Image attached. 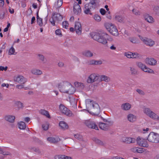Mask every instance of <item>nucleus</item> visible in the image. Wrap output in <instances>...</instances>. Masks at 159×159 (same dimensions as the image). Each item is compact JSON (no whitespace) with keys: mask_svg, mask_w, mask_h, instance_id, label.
<instances>
[{"mask_svg":"<svg viewBox=\"0 0 159 159\" xmlns=\"http://www.w3.org/2000/svg\"><path fill=\"white\" fill-rule=\"evenodd\" d=\"M87 111L93 115L98 116L100 112L99 105L96 102L90 99H87L85 101Z\"/></svg>","mask_w":159,"mask_h":159,"instance_id":"obj_1","label":"nucleus"},{"mask_svg":"<svg viewBox=\"0 0 159 159\" xmlns=\"http://www.w3.org/2000/svg\"><path fill=\"white\" fill-rule=\"evenodd\" d=\"M58 88L60 92L70 94H73L75 91V88L67 81L60 83L58 84Z\"/></svg>","mask_w":159,"mask_h":159,"instance_id":"obj_2","label":"nucleus"},{"mask_svg":"<svg viewBox=\"0 0 159 159\" xmlns=\"http://www.w3.org/2000/svg\"><path fill=\"white\" fill-rule=\"evenodd\" d=\"M104 26L111 34L115 36L118 35V32L117 30L114 25L111 23H106L104 24Z\"/></svg>","mask_w":159,"mask_h":159,"instance_id":"obj_3","label":"nucleus"},{"mask_svg":"<svg viewBox=\"0 0 159 159\" xmlns=\"http://www.w3.org/2000/svg\"><path fill=\"white\" fill-rule=\"evenodd\" d=\"M150 142L154 143H159V135L156 133L152 132L148 135L147 139Z\"/></svg>","mask_w":159,"mask_h":159,"instance_id":"obj_4","label":"nucleus"},{"mask_svg":"<svg viewBox=\"0 0 159 159\" xmlns=\"http://www.w3.org/2000/svg\"><path fill=\"white\" fill-rule=\"evenodd\" d=\"M143 111L145 114L152 119H156L158 117V115L148 107H144Z\"/></svg>","mask_w":159,"mask_h":159,"instance_id":"obj_5","label":"nucleus"},{"mask_svg":"<svg viewBox=\"0 0 159 159\" xmlns=\"http://www.w3.org/2000/svg\"><path fill=\"white\" fill-rule=\"evenodd\" d=\"M59 109L61 112L69 117H72L74 116L72 111L63 105H60Z\"/></svg>","mask_w":159,"mask_h":159,"instance_id":"obj_6","label":"nucleus"},{"mask_svg":"<svg viewBox=\"0 0 159 159\" xmlns=\"http://www.w3.org/2000/svg\"><path fill=\"white\" fill-rule=\"evenodd\" d=\"M15 82L21 84H24L27 81V79L22 75H18L14 76L13 79Z\"/></svg>","mask_w":159,"mask_h":159,"instance_id":"obj_7","label":"nucleus"},{"mask_svg":"<svg viewBox=\"0 0 159 159\" xmlns=\"http://www.w3.org/2000/svg\"><path fill=\"white\" fill-rule=\"evenodd\" d=\"M99 78L98 75L97 74H91L88 77L87 81L88 83L91 84L97 81Z\"/></svg>","mask_w":159,"mask_h":159,"instance_id":"obj_8","label":"nucleus"},{"mask_svg":"<svg viewBox=\"0 0 159 159\" xmlns=\"http://www.w3.org/2000/svg\"><path fill=\"white\" fill-rule=\"evenodd\" d=\"M137 143L140 146L147 148L149 145L147 141L145 139L140 137H138L136 140Z\"/></svg>","mask_w":159,"mask_h":159,"instance_id":"obj_9","label":"nucleus"},{"mask_svg":"<svg viewBox=\"0 0 159 159\" xmlns=\"http://www.w3.org/2000/svg\"><path fill=\"white\" fill-rule=\"evenodd\" d=\"M85 124L89 128L94 129L96 130H98V128L95 123L89 120H86L84 122Z\"/></svg>","mask_w":159,"mask_h":159,"instance_id":"obj_10","label":"nucleus"},{"mask_svg":"<svg viewBox=\"0 0 159 159\" xmlns=\"http://www.w3.org/2000/svg\"><path fill=\"white\" fill-rule=\"evenodd\" d=\"M98 36L99 37V39H100L102 36L108 37V35L105 32L103 31H99L98 32L93 33L92 34V38L95 40L94 37L95 36Z\"/></svg>","mask_w":159,"mask_h":159,"instance_id":"obj_11","label":"nucleus"},{"mask_svg":"<svg viewBox=\"0 0 159 159\" xmlns=\"http://www.w3.org/2000/svg\"><path fill=\"white\" fill-rule=\"evenodd\" d=\"M102 36L100 39H99V36H97L94 37L95 40L99 43H101L103 44H105L107 43V39H108V37Z\"/></svg>","mask_w":159,"mask_h":159,"instance_id":"obj_12","label":"nucleus"},{"mask_svg":"<svg viewBox=\"0 0 159 159\" xmlns=\"http://www.w3.org/2000/svg\"><path fill=\"white\" fill-rule=\"evenodd\" d=\"M75 30L77 34L79 35L81 34L82 32V27L81 24L80 22H75Z\"/></svg>","mask_w":159,"mask_h":159,"instance_id":"obj_13","label":"nucleus"},{"mask_svg":"<svg viewBox=\"0 0 159 159\" xmlns=\"http://www.w3.org/2000/svg\"><path fill=\"white\" fill-rule=\"evenodd\" d=\"M142 40L146 45L150 47L152 46L155 44V42L150 39L145 38Z\"/></svg>","mask_w":159,"mask_h":159,"instance_id":"obj_14","label":"nucleus"},{"mask_svg":"<svg viewBox=\"0 0 159 159\" xmlns=\"http://www.w3.org/2000/svg\"><path fill=\"white\" fill-rule=\"evenodd\" d=\"M4 120L10 123H13L14 122L15 120V116L8 115H6L4 117Z\"/></svg>","mask_w":159,"mask_h":159,"instance_id":"obj_15","label":"nucleus"},{"mask_svg":"<svg viewBox=\"0 0 159 159\" xmlns=\"http://www.w3.org/2000/svg\"><path fill=\"white\" fill-rule=\"evenodd\" d=\"M145 62L151 66H155L157 64V61L154 59L152 58H147L145 60Z\"/></svg>","mask_w":159,"mask_h":159,"instance_id":"obj_16","label":"nucleus"},{"mask_svg":"<svg viewBox=\"0 0 159 159\" xmlns=\"http://www.w3.org/2000/svg\"><path fill=\"white\" fill-rule=\"evenodd\" d=\"M74 12L75 14L78 15L81 12L80 6L77 2L74 3Z\"/></svg>","mask_w":159,"mask_h":159,"instance_id":"obj_17","label":"nucleus"},{"mask_svg":"<svg viewBox=\"0 0 159 159\" xmlns=\"http://www.w3.org/2000/svg\"><path fill=\"white\" fill-rule=\"evenodd\" d=\"M111 124V123L100 122L99 123V126L101 129L104 130H107L108 129Z\"/></svg>","mask_w":159,"mask_h":159,"instance_id":"obj_18","label":"nucleus"},{"mask_svg":"<svg viewBox=\"0 0 159 159\" xmlns=\"http://www.w3.org/2000/svg\"><path fill=\"white\" fill-rule=\"evenodd\" d=\"M122 141L126 143L129 144L134 143L135 141V139L134 138H124L122 139Z\"/></svg>","mask_w":159,"mask_h":159,"instance_id":"obj_19","label":"nucleus"},{"mask_svg":"<svg viewBox=\"0 0 159 159\" xmlns=\"http://www.w3.org/2000/svg\"><path fill=\"white\" fill-rule=\"evenodd\" d=\"M52 18L56 21H59L61 20L63 17L59 13H55L52 14Z\"/></svg>","mask_w":159,"mask_h":159,"instance_id":"obj_20","label":"nucleus"},{"mask_svg":"<svg viewBox=\"0 0 159 159\" xmlns=\"http://www.w3.org/2000/svg\"><path fill=\"white\" fill-rule=\"evenodd\" d=\"M131 105L128 103L122 104L121 105V109L125 111H128L130 109Z\"/></svg>","mask_w":159,"mask_h":159,"instance_id":"obj_21","label":"nucleus"},{"mask_svg":"<svg viewBox=\"0 0 159 159\" xmlns=\"http://www.w3.org/2000/svg\"><path fill=\"white\" fill-rule=\"evenodd\" d=\"M47 140L50 143H55L60 141V139L58 137H48Z\"/></svg>","mask_w":159,"mask_h":159,"instance_id":"obj_22","label":"nucleus"},{"mask_svg":"<svg viewBox=\"0 0 159 159\" xmlns=\"http://www.w3.org/2000/svg\"><path fill=\"white\" fill-rule=\"evenodd\" d=\"M91 8V7L89 6V4H86L85 5L84 12V13L86 14H89L92 15V13L91 12L90 9Z\"/></svg>","mask_w":159,"mask_h":159,"instance_id":"obj_23","label":"nucleus"},{"mask_svg":"<svg viewBox=\"0 0 159 159\" xmlns=\"http://www.w3.org/2000/svg\"><path fill=\"white\" fill-rule=\"evenodd\" d=\"M128 120L130 122H133L136 120V116L132 114H129L127 116Z\"/></svg>","mask_w":159,"mask_h":159,"instance_id":"obj_24","label":"nucleus"},{"mask_svg":"<svg viewBox=\"0 0 159 159\" xmlns=\"http://www.w3.org/2000/svg\"><path fill=\"white\" fill-rule=\"evenodd\" d=\"M31 73L35 75H40L43 74L42 71L39 69L34 68L31 70Z\"/></svg>","mask_w":159,"mask_h":159,"instance_id":"obj_25","label":"nucleus"},{"mask_svg":"<svg viewBox=\"0 0 159 159\" xmlns=\"http://www.w3.org/2000/svg\"><path fill=\"white\" fill-rule=\"evenodd\" d=\"M82 54L87 57H91L93 56V53L89 50H86L82 53Z\"/></svg>","mask_w":159,"mask_h":159,"instance_id":"obj_26","label":"nucleus"},{"mask_svg":"<svg viewBox=\"0 0 159 159\" xmlns=\"http://www.w3.org/2000/svg\"><path fill=\"white\" fill-rule=\"evenodd\" d=\"M39 112L40 114L46 116L48 118H50V116L49 112L47 111L42 109L39 111Z\"/></svg>","mask_w":159,"mask_h":159,"instance_id":"obj_27","label":"nucleus"},{"mask_svg":"<svg viewBox=\"0 0 159 159\" xmlns=\"http://www.w3.org/2000/svg\"><path fill=\"white\" fill-rule=\"evenodd\" d=\"M70 102L73 108H75L77 107V100L76 99L73 98H70Z\"/></svg>","mask_w":159,"mask_h":159,"instance_id":"obj_28","label":"nucleus"},{"mask_svg":"<svg viewBox=\"0 0 159 159\" xmlns=\"http://www.w3.org/2000/svg\"><path fill=\"white\" fill-rule=\"evenodd\" d=\"M59 125L61 128L63 129H67L68 127L67 124L63 121H60L59 122Z\"/></svg>","mask_w":159,"mask_h":159,"instance_id":"obj_29","label":"nucleus"},{"mask_svg":"<svg viewBox=\"0 0 159 159\" xmlns=\"http://www.w3.org/2000/svg\"><path fill=\"white\" fill-rule=\"evenodd\" d=\"M115 18L116 20L120 23H124V19L121 16L119 15H116L115 16Z\"/></svg>","mask_w":159,"mask_h":159,"instance_id":"obj_30","label":"nucleus"},{"mask_svg":"<svg viewBox=\"0 0 159 159\" xmlns=\"http://www.w3.org/2000/svg\"><path fill=\"white\" fill-rule=\"evenodd\" d=\"M55 159H71V157L64 155H57L55 157Z\"/></svg>","mask_w":159,"mask_h":159,"instance_id":"obj_31","label":"nucleus"},{"mask_svg":"<svg viewBox=\"0 0 159 159\" xmlns=\"http://www.w3.org/2000/svg\"><path fill=\"white\" fill-rule=\"evenodd\" d=\"M93 140L96 143L101 146H104L105 143L103 141L97 139L96 138H93Z\"/></svg>","mask_w":159,"mask_h":159,"instance_id":"obj_32","label":"nucleus"},{"mask_svg":"<svg viewBox=\"0 0 159 159\" xmlns=\"http://www.w3.org/2000/svg\"><path fill=\"white\" fill-rule=\"evenodd\" d=\"M101 81H104L108 82L110 81V78L108 76L104 75H101L100 77Z\"/></svg>","mask_w":159,"mask_h":159,"instance_id":"obj_33","label":"nucleus"},{"mask_svg":"<svg viewBox=\"0 0 159 159\" xmlns=\"http://www.w3.org/2000/svg\"><path fill=\"white\" fill-rule=\"evenodd\" d=\"M137 66L143 71V70L146 66L145 65L141 62H137L136 63Z\"/></svg>","mask_w":159,"mask_h":159,"instance_id":"obj_34","label":"nucleus"},{"mask_svg":"<svg viewBox=\"0 0 159 159\" xmlns=\"http://www.w3.org/2000/svg\"><path fill=\"white\" fill-rule=\"evenodd\" d=\"M74 85L76 87L79 88L81 89H83L84 87L83 84L82 83L76 82L74 83Z\"/></svg>","mask_w":159,"mask_h":159,"instance_id":"obj_35","label":"nucleus"},{"mask_svg":"<svg viewBox=\"0 0 159 159\" xmlns=\"http://www.w3.org/2000/svg\"><path fill=\"white\" fill-rule=\"evenodd\" d=\"M19 128L21 129H24L26 128V125L25 122L21 121L18 123Z\"/></svg>","mask_w":159,"mask_h":159,"instance_id":"obj_36","label":"nucleus"},{"mask_svg":"<svg viewBox=\"0 0 159 159\" xmlns=\"http://www.w3.org/2000/svg\"><path fill=\"white\" fill-rule=\"evenodd\" d=\"M128 39L133 43H138V39L135 37H129L128 38Z\"/></svg>","mask_w":159,"mask_h":159,"instance_id":"obj_37","label":"nucleus"},{"mask_svg":"<svg viewBox=\"0 0 159 159\" xmlns=\"http://www.w3.org/2000/svg\"><path fill=\"white\" fill-rule=\"evenodd\" d=\"M13 44L11 48L9 49V55H16V52H15V49L13 47Z\"/></svg>","mask_w":159,"mask_h":159,"instance_id":"obj_38","label":"nucleus"},{"mask_svg":"<svg viewBox=\"0 0 159 159\" xmlns=\"http://www.w3.org/2000/svg\"><path fill=\"white\" fill-rule=\"evenodd\" d=\"M145 19L146 21L150 23H152L154 22V19L151 16H148L145 17Z\"/></svg>","mask_w":159,"mask_h":159,"instance_id":"obj_39","label":"nucleus"},{"mask_svg":"<svg viewBox=\"0 0 159 159\" xmlns=\"http://www.w3.org/2000/svg\"><path fill=\"white\" fill-rule=\"evenodd\" d=\"M0 154L3 155H11V153L8 151H4L3 149L0 148Z\"/></svg>","mask_w":159,"mask_h":159,"instance_id":"obj_40","label":"nucleus"},{"mask_svg":"<svg viewBox=\"0 0 159 159\" xmlns=\"http://www.w3.org/2000/svg\"><path fill=\"white\" fill-rule=\"evenodd\" d=\"M130 73L131 75H135L137 74V71L135 68L133 67L130 66L129 67Z\"/></svg>","mask_w":159,"mask_h":159,"instance_id":"obj_41","label":"nucleus"},{"mask_svg":"<svg viewBox=\"0 0 159 159\" xmlns=\"http://www.w3.org/2000/svg\"><path fill=\"white\" fill-rule=\"evenodd\" d=\"M15 104L19 109H21L23 107V104L20 101L16 102H15Z\"/></svg>","mask_w":159,"mask_h":159,"instance_id":"obj_42","label":"nucleus"},{"mask_svg":"<svg viewBox=\"0 0 159 159\" xmlns=\"http://www.w3.org/2000/svg\"><path fill=\"white\" fill-rule=\"evenodd\" d=\"M143 71L149 73H154V72L153 70L148 68L146 66L144 69Z\"/></svg>","mask_w":159,"mask_h":159,"instance_id":"obj_43","label":"nucleus"},{"mask_svg":"<svg viewBox=\"0 0 159 159\" xmlns=\"http://www.w3.org/2000/svg\"><path fill=\"white\" fill-rule=\"evenodd\" d=\"M62 3L63 0H58L55 5L57 7H60L62 6Z\"/></svg>","mask_w":159,"mask_h":159,"instance_id":"obj_44","label":"nucleus"},{"mask_svg":"<svg viewBox=\"0 0 159 159\" xmlns=\"http://www.w3.org/2000/svg\"><path fill=\"white\" fill-rule=\"evenodd\" d=\"M75 137L80 141H82L83 140V138L82 136L78 134L74 135Z\"/></svg>","mask_w":159,"mask_h":159,"instance_id":"obj_45","label":"nucleus"},{"mask_svg":"<svg viewBox=\"0 0 159 159\" xmlns=\"http://www.w3.org/2000/svg\"><path fill=\"white\" fill-rule=\"evenodd\" d=\"M94 19L97 22H99L101 20V19L100 16L98 15H95L94 16Z\"/></svg>","mask_w":159,"mask_h":159,"instance_id":"obj_46","label":"nucleus"},{"mask_svg":"<svg viewBox=\"0 0 159 159\" xmlns=\"http://www.w3.org/2000/svg\"><path fill=\"white\" fill-rule=\"evenodd\" d=\"M132 12L136 15L138 16L140 15V11L137 9H133L132 10Z\"/></svg>","mask_w":159,"mask_h":159,"instance_id":"obj_47","label":"nucleus"},{"mask_svg":"<svg viewBox=\"0 0 159 159\" xmlns=\"http://www.w3.org/2000/svg\"><path fill=\"white\" fill-rule=\"evenodd\" d=\"M38 59L41 60L42 61L44 62L45 61V57L43 55L41 54H39L38 55Z\"/></svg>","mask_w":159,"mask_h":159,"instance_id":"obj_48","label":"nucleus"},{"mask_svg":"<svg viewBox=\"0 0 159 159\" xmlns=\"http://www.w3.org/2000/svg\"><path fill=\"white\" fill-rule=\"evenodd\" d=\"M49 124L48 123L43 124L42 125V127L43 129L45 130H47L48 128Z\"/></svg>","mask_w":159,"mask_h":159,"instance_id":"obj_49","label":"nucleus"},{"mask_svg":"<svg viewBox=\"0 0 159 159\" xmlns=\"http://www.w3.org/2000/svg\"><path fill=\"white\" fill-rule=\"evenodd\" d=\"M97 0H92L89 3L86 4H89V6L90 7H93V5L96 4L97 2Z\"/></svg>","mask_w":159,"mask_h":159,"instance_id":"obj_50","label":"nucleus"},{"mask_svg":"<svg viewBox=\"0 0 159 159\" xmlns=\"http://www.w3.org/2000/svg\"><path fill=\"white\" fill-rule=\"evenodd\" d=\"M133 54V53L130 52H127L125 53V55L128 58H132V56Z\"/></svg>","mask_w":159,"mask_h":159,"instance_id":"obj_51","label":"nucleus"},{"mask_svg":"<svg viewBox=\"0 0 159 159\" xmlns=\"http://www.w3.org/2000/svg\"><path fill=\"white\" fill-rule=\"evenodd\" d=\"M37 22L40 26H42L43 25L42 19V18H38Z\"/></svg>","mask_w":159,"mask_h":159,"instance_id":"obj_52","label":"nucleus"},{"mask_svg":"<svg viewBox=\"0 0 159 159\" xmlns=\"http://www.w3.org/2000/svg\"><path fill=\"white\" fill-rule=\"evenodd\" d=\"M136 91L138 92L140 95H143L145 94V93L144 92L140 89H136Z\"/></svg>","mask_w":159,"mask_h":159,"instance_id":"obj_53","label":"nucleus"},{"mask_svg":"<svg viewBox=\"0 0 159 159\" xmlns=\"http://www.w3.org/2000/svg\"><path fill=\"white\" fill-rule=\"evenodd\" d=\"M55 34L56 35H57L60 36H61L62 35L61 31L60 29H57L55 31Z\"/></svg>","mask_w":159,"mask_h":159,"instance_id":"obj_54","label":"nucleus"},{"mask_svg":"<svg viewBox=\"0 0 159 159\" xmlns=\"http://www.w3.org/2000/svg\"><path fill=\"white\" fill-rule=\"evenodd\" d=\"M153 10L156 12V14L159 16V7L158 6L155 7Z\"/></svg>","mask_w":159,"mask_h":159,"instance_id":"obj_55","label":"nucleus"},{"mask_svg":"<svg viewBox=\"0 0 159 159\" xmlns=\"http://www.w3.org/2000/svg\"><path fill=\"white\" fill-rule=\"evenodd\" d=\"M63 28H67L68 26V23L67 21H63L62 24Z\"/></svg>","mask_w":159,"mask_h":159,"instance_id":"obj_56","label":"nucleus"},{"mask_svg":"<svg viewBox=\"0 0 159 159\" xmlns=\"http://www.w3.org/2000/svg\"><path fill=\"white\" fill-rule=\"evenodd\" d=\"M140 56V55L137 53H133V54L132 56V58H137Z\"/></svg>","mask_w":159,"mask_h":159,"instance_id":"obj_57","label":"nucleus"},{"mask_svg":"<svg viewBox=\"0 0 159 159\" xmlns=\"http://www.w3.org/2000/svg\"><path fill=\"white\" fill-rule=\"evenodd\" d=\"M88 63L89 65H95V60H90L88 61Z\"/></svg>","mask_w":159,"mask_h":159,"instance_id":"obj_58","label":"nucleus"},{"mask_svg":"<svg viewBox=\"0 0 159 159\" xmlns=\"http://www.w3.org/2000/svg\"><path fill=\"white\" fill-rule=\"evenodd\" d=\"M16 88L19 89H21L24 88L23 84H18L16 85Z\"/></svg>","mask_w":159,"mask_h":159,"instance_id":"obj_59","label":"nucleus"},{"mask_svg":"<svg viewBox=\"0 0 159 159\" xmlns=\"http://www.w3.org/2000/svg\"><path fill=\"white\" fill-rule=\"evenodd\" d=\"M102 63V61L101 60H95V65H98L101 64Z\"/></svg>","mask_w":159,"mask_h":159,"instance_id":"obj_60","label":"nucleus"},{"mask_svg":"<svg viewBox=\"0 0 159 159\" xmlns=\"http://www.w3.org/2000/svg\"><path fill=\"white\" fill-rule=\"evenodd\" d=\"M7 66H5V67H4L2 66H0V71H3V70L6 71L7 70Z\"/></svg>","mask_w":159,"mask_h":159,"instance_id":"obj_61","label":"nucleus"},{"mask_svg":"<svg viewBox=\"0 0 159 159\" xmlns=\"http://www.w3.org/2000/svg\"><path fill=\"white\" fill-rule=\"evenodd\" d=\"M50 21L51 23V24L53 25H55V21H56L55 19H53V18L52 17V19H50Z\"/></svg>","mask_w":159,"mask_h":159,"instance_id":"obj_62","label":"nucleus"},{"mask_svg":"<svg viewBox=\"0 0 159 159\" xmlns=\"http://www.w3.org/2000/svg\"><path fill=\"white\" fill-rule=\"evenodd\" d=\"M144 151L143 148H138V153H142Z\"/></svg>","mask_w":159,"mask_h":159,"instance_id":"obj_63","label":"nucleus"},{"mask_svg":"<svg viewBox=\"0 0 159 159\" xmlns=\"http://www.w3.org/2000/svg\"><path fill=\"white\" fill-rule=\"evenodd\" d=\"M100 12L102 15H104L106 12V11L104 9H101L100 10Z\"/></svg>","mask_w":159,"mask_h":159,"instance_id":"obj_64","label":"nucleus"}]
</instances>
